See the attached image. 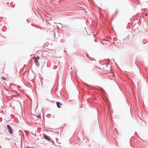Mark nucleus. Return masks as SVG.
Segmentation results:
<instances>
[{
    "instance_id": "f257e3e1",
    "label": "nucleus",
    "mask_w": 148,
    "mask_h": 148,
    "mask_svg": "<svg viewBox=\"0 0 148 148\" xmlns=\"http://www.w3.org/2000/svg\"><path fill=\"white\" fill-rule=\"evenodd\" d=\"M33 58L35 60L34 62L35 63V64L38 66H39L40 64L38 61V60L40 59L39 56H37L36 58L34 57Z\"/></svg>"
},
{
    "instance_id": "f03ea898",
    "label": "nucleus",
    "mask_w": 148,
    "mask_h": 148,
    "mask_svg": "<svg viewBox=\"0 0 148 148\" xmlns=\"http://www.w3.org/2000/svg\"><path fill=\"white\" fill-rule=\"evenodd\" d=\"M7 127L9 132L10 134H12L13 132V131L12 128L9 125H8Z\"/></svg>"
},
{
    "instance_id": "7ed1b4c3",
    "label": "nucleus",
    "mask_w": 148,
    "mask_h": 148,
    "mask_svg": "<svg viewBox=\"0 0 148 148\" xmlns=\"http://www.w3.org/2000/svg\"><path fill=\"white\" fill-rule=\"evenodd\" d=\"M43 136L47 140H50V138L49 136L45 135H44Z\"/></svg>"
},
{
    "instance_id": "20e7f679",
    "label": "nucleus",
    "mask_w": 148,
    "mask_h": 148,
    "mask_svg": "<svg viewBox=\"0 0 148 148\" xmlns=\"http://www.w3.org/2000/svg\"><path fill=\"white\" fill-rule=\"evenodd\" d=\"M56 103L57 106L58 108H61V106L62 105L61 103L59 102H57Z\"/></svg>"
},
{
    "instance_id": "39448f33",
    "label": "nucleus",
    "mask_w": 148,
    "mask_h": 148,
    "mask_svg": "<svg viewBox=\"0 0 148 148\" xmlns=\"http://www.w3.org/2000/svg\"><path fill=\"white\" fill-rule=\"evenodd\" d=\"M1 78H2V79H4L5 80H6V79L5 77H1Z\"/></svg>"
},
{
    "instance_id": "423d86ee",
    "label": "nucleus",
    "mask_w": 148,
    "mask_h": 148,
    "mask_svg": "<svg viewBox=\"0 0 148 148\" xmlns=\"http://www.w3.org/2000/svg\"><path fill=\"white\" fill-rule=\"evenodd\" d=\"M148 15V14L147 13H146V14H145V15L146 16H147Z\"/></svg>"
}]
</instances>
